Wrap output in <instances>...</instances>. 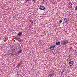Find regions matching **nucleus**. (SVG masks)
<instances>
[{
  "mask_svg": "<svg viewBox=\"0 0 77 77\" xmlns=\"http://www.w3.org/2000/svg\"><path fill=\"white\" fill-rule=\"evenodd\" d=\"M18 35H19V36H21V33L20 32H19L18 34Z\"/></svg>",
  "mask_w": 77,
  "mask_h": 77,
  "instance_id": "8",
  "label": "nucleus"
},
{
  "mask_svg": "<svg viewBox=\"0 0 77 77\" xmlns=\"http://www.w3.org/2000/svg\"><path fill=\"white\" fill-rule=\"evenodd\" d=\"M53 75H53V74H50L49 75L50 77H52L53 76Z\"/></svg>",
  "mask_w": 77,
  "mask_h": 77,
  "instance_id": "7",
  "label": "nucleus"
},
{
  "mask_svg": "<svg viewBox=\"0 0 77 77\" xmlns=\"http://www.w3.org/2000/svg\"><path fill=\"white\" fill-rule=\"evenodd\" d=\"M62 20H60V23H62Z\"/></svg>",
  "mask_w": 77,
  "mask_h": 77,
  "instance_id": "15",
  "label": "nucleus"
},
{
  "mask_svg": "<svg viewBox=\"0 0 77 77\" xmlns=\"http://www.w3.org/2000/svg\"><path fill=\"white\" fill-rule=\"evenodd\" d=\"M75 10L76 11H77V6H76V8H75Z\"/></svg>",
  "mask_w": 77,
  "mask_h": 77,
  "instance_id": "13",
  "label": "nucleus"
},
{
  "mask_svg": "<svg viewBox=\"0 0 77 77\" xmlns=\"http://www.w3.org/2000/svg\"><path fill=\"white\" fill-rule=\"evenodd\" d=\"M15 38H16V37H15Z\"/></svg>",
  "mask_w": 77,
  "mask_h": 77,
  "instance_id": "20",
  "label": "nucleus"
},
{
  "mask_svg": "<svg viewBox=\"0 0 77 77\" xmlns=\"http://www.w3.org/2000/svg\"><path fill=\"white\" fill-rule=\"evenodd\" d=\"M13 50H14V52H15V51H16V50H15V49H13Z\"/></svg>",
  "mask_w": 77,
  "mask_h": 77,
  "instance_id": "16",
  "label": "nucleus"
},
{
  "mask_svg": "<svg viewBox=\"0 0 77 77\" xmlns=\"http://www.w3.org/2000/svg\"><path fill=\"white\" fill-rule=\"evenodd\" d=\"M33 3H35V2H36V0H34L32 1Z\"/></svg>",
  "mask_w": 77,
  "mask_h": 77,
  "instance_id": "9",
  "label": "nucleus"
},
{
  "mask_svg": "<svg viewBox=\"0 0 77 77\" xmlns=\"http://www.w3.org/2000/svg\"><path fill=\"white\" fill-rule=\"evenodd\" d=\"M32 23H33V22H32Z\"/></svg>",
  "mask_w": 77,
  "mask_h": 77,
  "instance_id": "21",
  "label": "nucleus"
},
{
  "mask_svg": "<svg viewBox=\"0 0 77 77\" xmlns=\"http://www.w3.org/2000/svg\"><path fill=\"white\" fill-rule=\"evenodd\" d=\"M60 44V42H58L56 43V45H59Z\"/></svg>",
  "mask_w": 77,
  "mask_h": 77,
  "instance_id": "6",
  "label": "nucleus"
},
{
  "mask_svg": "<svg viewBox=\"0 0 77 77\" xmlns=\"http://www.w3.org/2000/svg\"><path fill=\"white\" fill-rule=\"evenodd\" d=\"M69 6H71V5H72V3L70 2L69 3Z\"/></svg>",
  "mask_w": 77,
  "mask_h": 77,
  "instance_id": "11",
  "label": "nucleus"
},
{
  "mask_svg": "<svg viewBox=\"0 0 77 77\" xmlns=\"http://www.w3.org/2000/svg\"><path fill=\"white\" fill-rule=\"evenodd\" d=\"M52 48H54V47H55V45H52Z\"/></svg>",
  "mask_w": 77,
  "mask_h": 77,
  "instance_id": "12",
  "label": "nucleus"
},
{
  "mask_svg": "<svg viewBox=\"0 0 77 77\" xmlns=\"http://www.w3.org/2000/svg\"><path fill=\"white\" fill-rule=\"evenodd\" d=\"M68 43V41L66 40H63L61 41V44L62 45H65V44H66Z\"/></svg>",
  "mask_w": 77,
  "mask_h": 77,
  "instance_id": "1",
  "label": "nucleus"
},
{
  "mask_svg": "<svg viewBox=\"0 0 77 77\" xmlns=\"http://www.w3.org/2000/svg\"><path fill=\"white\" fill-rule=\"evenodd\" d=\"M19 53H21V52H22V50H20V51H19Z\"/></svg>",
  "mask_w": 77,
  "mask_h": 77,
  "instance_id": "14",
  "label": "nucleus"
},
{
  "mask_svg": "<svg viewBox=\"0 0 77 77\" xmlns=\"http://www.w3.org/2000/svg\"><path fill=\"white\" fill-rule=\"evenodd\" d=\"M20 52L19 51L17 52L18 54H20Z\"/></svg>",
  "mask_w": 77,
  "mask_h": 77,
  "instance_id": "17",
  "label": "nucleus"
},
{
  "mask_svg": "<svg viewBox=\"0 0 77 77\" xmlns=\"http://www.w3.org/2000/svg\"><path fill=\"white\" fill-rule=\"evenodd\" d=\"M68 64L69 66H72L74 64V62L73 61H71Z\"/></svg>",
  "mask_w": 77,
  "mask_h": 77,
  "instance_id": "2",
  "label": "nucleus"
},
{
  "mask_svg": "<svg viewBox=\"0 0 77 77\" xmlns=\"http://www.w3.org/2000/svg\"><path fill=\"white\" fill-rule=\"evenodd\" d=\"M20 65H21V64L19 63L17 66V68H19L20 67Z\"/></svg>",
  "mask_w": 77,
  "mask_h": 77,
  "instance_id": "5",
  "label": "nucleus"
},
{
  "mask_svg": "<svg viewBox=\"0 0 77 77\" xmlns=\"http://www.w3.org/2000/svg\"><path fill=\"white\" fill-rule=\"evenodd\" d=\"M39 9L41 10H44L45 9V7L43 6H41L39 8Z\"/></svg>",
  "mask_w": 77,
  "mask_h": 77,
  "instance_id": "3",
  "label": "nucleus"
},
{
  "mask_svg": "<svg viewBox=\"0 0 77 77\" xmlns=\"http://www.w3.org/2000/svg\"><path fill=\"white\" fill-rule=\"evenodd\" d=\"M53 48L52 46H50L49 49H50L51 50V48Z\"/></svg>",
  "mask_w": 77,
  "mask_h": 77,
  "instance_id": "10",
  "label": "nucleus"
},
{
  "mask_svg": "<svg viewBox=\"0 0 77 77\" xmlns=\"http://www.w3.org/2000/svg\"><path fill=\"white\" fill-rule=\"evenodd\" d=\"M2 9H4V8H2Z\"/></svg>",
  "mask_w": 77,
  "mask_h": 77,
  "instance_id": "19",
  "label": "nucleus"
},
{
  "mask_svg": "<svg viewBox=\"0 0 77 77\" xmlns=\"http://www.w3.org/2000/svg\"><path fill=\"white\" fill-rule=\"evenodd\" d=\"M30 0H27V1L28 2H29V1H30Z\"/></svg>",
  "mask_w": 77,
  "mask_h": 77,
  "instance_id": "18",
  "label": "nucleus"
},
{
  "mask_svg": "<svg viewBox=\"0 0 77 77\" xmlns=\"http://www.w3.org/2000/svg\"><path fill=\"white\" fill-rule=\"evenodd\" d=\"M64 21L66 23H67L68 21H69V20H68V19L67 18H64Z\"/></svg>",
  "mask_w": 77,
  "mask_h": 77,
  "instance_id": "4",
  "label": "nucleus"
}]
</instances>
